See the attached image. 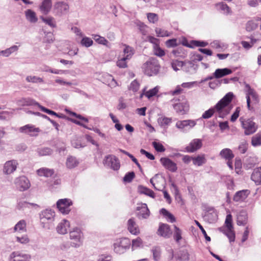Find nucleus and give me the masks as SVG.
<instances>
[{"mask_svg":"<svg viewBox=\"0 0 261 261\" xmlns=\"http://www.w3.org/2000/svg\"><path fill=\"white\" fill-rule=\"evenodd\" d=\"M206 159L204 154L198 155L196 157H193V163L194 165L201 166L206 163Z\"/></svg>","mask_w":261,"mask_h":261,"instance_id":"40","label":"nucleus"},{"mask_svg":"<svg viewBox=\"0 0 261 261\" xmlns=\"http://www.w3.org/2000/svg\"><path fill=\"white\" fill-rule=\"evenodd\" d=\"M17 188L21 191L28 189L30 187L29 179L25 176H20L15 180Z\"/></svg>","mask_w":261,"mask_h":261,"instance_id":"16","label":"nucleus"},{"mask_svg":"<svg viewBox=\"0 0 261 261\" xmlns=\"http://www.w3.org/2000/svg\"><path fill=\"white\" fill-rule=\"evenodd\" d=\"M183 62L179 61L178 60L173 61L171 63L172 67L175 71L178 70L179 68L183 66Z\"/></svg>","mask_w":261,"mask_h":261,"instance_id":"58","label":"nucleus"},{"mask_svg":"<svg viewBox=\"0 0 261 261\" xmlns=\"http://www.w3.org/2000/svg\"><path fill=\"white\" fill-rule=\"evenodd\" d=\"M92 37L93 39L99 44L106 45L108 43V41L105 38L98 35H93Z\"/></svg>","mask_w":261,"mask_h":261,"instance_id":"54","label":"nucleus"},{"mask_svg":"<svg viewBox=\"0 0 261 261\" xmlns=\"http://www.w3.org/2000/svg\"><path fill=\"white\" fill-rule=\"evenodd\" d=\"M245 92L246 94L248 109L251 110V102L257 104L259 102L258 94L254 89L251 88L249 84L245 85Z\"/></svg>","mask_w":261,"mask_h":261,"instance_id":"6","label":"nucleus"},{"mask_svg":"<svg viewBox=\"0 0 261 261\" xmlns=\"http://www.w3.org/2000/svg\"><path fill=\"white\" fill-rule=\"evenodd\" d=\"M202 145V140L200 139H194L191 141L189 144L186 147L188 152H194L199 149Z\"/></svg>","mask_w":261,"mask_h":261,"instance_id":"19","label":"nucleus"},{"mask_svg":"<svg viewBox=\"0 0 261 261\" xmlns=\"http://www.w3.org/2000/svg\"><path fill=\"white\" fill-rule=\"evenodd\" d=\"M105 164L114 170H118L120 168V162L117 158L114 155H108L105 157Z\"/></svg>","mask_w":261,"mask_h":261,"instance_id":"13","label":"nucleus"},{"mask_svg":"<svg viewBox=\"0 0 261 261\" xmlns=\"http://www.w3.org/2000/svg\"><path fill=\"white\" fill-rule=\"evenodd\" d=\"M72 146L76 148L84 147L85 145L82 142V138L73 139L71 141Z\"/></svg>","mask_w":261,"mask_h":261,"instance_id":"50","label":"nucleus"},{"mask_svg":"<svg viewBox=\"0 0 261 261\" xmlns=\"http://www.w3.org/2000/svg\"><path fill=\"white\" fill-rule=\"evenodd\" d=\"M72 202L69 199H61L57 202V206L59 211L63 214H68L70 211V206L72 205Z\"/></svg>","mask_w":261,"mask_h":261,"instance_id":"11","label":"nucleus"},{"mask_svg":"<svg viewBox=\"0 0 261 261\" xmlns=\"http://www.w3.org/2000/svg\"><path fill=\"white\" fill-rule=\"evenodd\" d=\"M251 145L253 147H257L261 145V134L257 133L251 138Z\"/></svg>","mask_w":261,"mask_h":261,"instance_id":"46","label":"nucleus"},{"mask_svg":"<svg viewBox=\"0 0 261 261\" xmlns=\"http://www.w3.org/2000/svg\"><path fill=\"white\" fill-rule=\"evenodd\" d=\"M103 83L107 84L111 87H115L117 85V82L113 77L108 73H106L103 75Z\"/></svg>","mask_w":261,"mask_h":261,"instance_id":"35","label":"nucleus"},{"mask_svg":"<svg viewBox=\"0 0 261 261\" xmlns=\"http://www.w3.org/2000/svg\"><path fill=\"white\" fill-rule=\"evenodd\" d=\"M123 46H124L123 49V57L128 60H130L135 53L134 48L125 44H123Z\"/></svg>","mask_w":261,"mask_h":261,"instance_id":"29","label":"nucleus"},{"mask_svg":"<svg viewBox=\"0 0 261 261\" xmlns=\"http://www.w3.org/2000/svg\"><path fill=\"white\" fill-rule=\"evenodd\" d=\"M173 108L176 113L180 115H184L188 112L189 105L188 101L185 100L173 105Z\"/></svg>","mask_w":261,"mask_h":261,"instance_id":"18","label":"nucleus"},{"mask_svg":"<svg viewBox=\"0 0 261 261\" xmlns=\"http://www.w3.org/2000/svg\"><path fill=\"white\" fill-rule=\"evenodd\" d=\"M51 7V0H43L40 6V9L43 14H47L50 11Z\"/></svg>","mask_w":261,"mask_h":261,"instance_id":"38","label":"nucleus"},{"mask_svg":"<svg viewBox=\"0 0 261 261\" xmlns=\"http://www.w3.org/2000/svg\"><path fill=\"white\" fill-rule=\"evenodd\" d=\"M242 126L244 129V134L245 135H250L254 133L257 128V125L253 122L251 119H245L242 117L240 118Z\"/></svg>","mask_w":261,"mask_h":261,"instance_id":"8","label":"nucleus"},{"mask_svg":"<svg viewBox=\"0 0 261 261\" xmlns=\"http://www.w3.org/2000/svg\"><path fill=\"white\" fill-rule=\"evenodd\" d=\"M31 255L23 251L12 252L8 257V261H31Z\"/></svg>","mask_w":261,"mask_h":261,"instance_id":"9","label":"nucleus"},{"mask_svg":"<svg viewBox=\"0 0 261 261\" xmlns=\"http://www.w3.org/2000/svg\"><path fill=\"white\" fill-rule=\"evenodd\" d=\"M248 148V144L246 141L242 142L238 147V149L241 153H245Z\"/></svg>","mask_w":261,"mask_h":261,"instance_id":"61","label":"nucleus"},{"mask_svg":"<svg viewBox=\"0 0 261 261\" xmlns=\"http://www.w3.org/2000/svg\"><path fill=\"white\" fill-rule=\"evenodd\" d=\"M128 60L125 59L124 57L118 58V60L116 62L117 66L120 68H125L127 67V62Z\"/></svg>","mask_w":261,"mask_h":261,"instance_id":"48","label":"nucleus"},{"mask_svg":"<svg viewBox=\"0 0 261 261\" xmlns=\"http://www.w3.org/2000/svg\"><path fill=\"white\" fill-rule=\"evenodd\" d=\"M39 207V206L34 203L28 202L22 198H19L17 200L16 208L18 210H24L27 208Z\"/></svg>","mask_w":261,"mask_h":261,"instance_id":"22","label":"nucleus"},{"mask_svg":"<svg viewBox=\"0 0 261 261\" xmlns=\"http://www.w3.org/2000/svg\"><path fill=\"white\" fill-rule=\"evenodd\" d=\"M21 133L27 134L31 136H36L39 132V128L33 125L27 124L19 128Z\"/></svg>","mask_w":261,"mask_h":261,"instance_id":"21","label":"nucleus"},{"mask_svg":"<svg viewBox=\"0 0 261 261\" xmlns=\"http://www.w3.org/2000/svg\"><path fill=\"white\" fill-rule=\"evenodd\" d=\"M37 172L38 175L40 176L48 177L51 176L54 174V171L53 169L47 168H41L37 170Z\"/></svg>","mask_w":261,"mask_h":261,"instance_id":"37","label":"nucleus"},{"mask_svg":"<svg viewBox=\"0 0 261 261\" xmlns=\"http://www.w3.org/2000/svg\"><path fill=\"white\" fill-rule=\"evenodd\" d=\"M195 83V82L183 83L181 85H177L174 90L169 91V94L171 95H178L182 93L183 91V89L182 88L188 89L191 88Z\"/></svg>","mask_w":261,"mask_h":261,"instance_id":"20","label":"nucleus"},{"mask_svg":"<svg viewBox=\"0 0 261 261\" xmlns=\"http://www.w3.org/2000/svg\"><path fill=\"white\" fill-rule=\"evenodd\" d=\"M19 106H39V104L35 100L30 98H22L17 101Z\"/></svg>","mask_w":261,"mask_h":261,"instance_id":"31","label":"nucleus"},{"mask_svg":"<svg viewBox=\"0 0 261 261\" xmlns=\"http://www.w3.org/2000/svg\"><path fill=\"white\" fill-rule=\"evenodd\" d=\"M79 163L78 161L75 157L70 156L67 159L66 166L68 168H74L77 166Z\"/></svg>","mask_w":261,"mask_h":261,"instance_id":"41","label":"nucleus"},{"mask_svg":"<svg viewBox=\"0 0 261 261\" xmlns=\"http://www.w3.org/2000/svg\"><path fill=\"white\" fill-rule=\"evenodd\" d=\"M69 238L73 240L72 247L79 248L83 245V234L81 229L75 228L69 232Z\"/></svg>","mask_w":261,"mask_h":261,"instance_id":"7","label":"nucleus"},{"mask_svg":"<svg viewBox=\"0 0 261 261\" xmlns=\"http://www.w3.org/2000/svg\"><path fill=\"white\" fill-rule=\"evenodd\" d=\"M27 82L32 83H44V80L42 78L37 76L29 75L26 77L25 79Z\"/></svg>","mask_w":261,"mask_h":261,"instance_id":"45","label":"nucleus"},{"mask_svg":"<svg viewBox=\"0 0 261 261\" xmlns=\"http://www.w3.org/2000/svg\"><path fill=\"white\" fill-rule=\"evenodd\" d=\"M130 245V241L128 238H124L117 240L113 244L114 251L117 254L124 253L129 248Z\"/></svg>","mask_w":261,"mask_h":261,"instance_id":"5","label":"nucleus"},{"mask_svg":"<svg viewBox=\"0 0 261 261\" xmlns=\"http://www.w3.org/2000/svg\"><path fill=\"white\" fill-rule=\"evenodd\" d=\"M37 152L40 156L49 155L53 153V150L49 147H42L38 148Z\"/></svg>","mask_w":261,"mask_h":261,"instance_id":"44","label":"nucleus"},{"mask_svg":"<svg viewBox=\"0 0 261 261\" xmlns=\"http://www.w3.org/2000/svg\"><path fill=\"white\" fill-rule=\"evenodd\" d=\"M233 97L232 92L227 93L218 102L214 107L205 111L201 118L208 119L211 118L215 112L218 113V116L223 118L230 111L228 106L231 102Z\"/></svg>","mask_w":261,"mask_h":261,"instance_id":"1","label":"nucleus"},{"mask_svg":"<svg viewBox=\"0 0 261 261\" xmlns=\"http://www.w3.org/2000/svg\"><path fill=\"white\" fill-rule=\"evenodd\" d=\"M226 227L219 228V230L225 234L229 239V242H234L235 240V233L232 224V217L230 214L226 216L225 222Z\"/></svg>","mask_w":261,"mask_h":261,"instance_id":"4","label":"nucleus"},{"mask_svg":"<svg viewBox=\"0 0 261 261\" xmlns=\"http://www.w3.org/2000/svg\"><path fill=\"white\" fill-rule=\"evenodd\" d=\"M137 215L139 219H146L150 215V212L146 203L139 204L136 208Z\"/></svg>","mask_w":261,"mask_h":261,"instance_id":"15","label":"nucleus"},{"mask_svg":"<svg viewBox=\"0 0 261 261\" xmlns=\"http://www.w3.org/2000/svg\"><path fill=\"white\" fill-rule=\"evenodd\" d=\"M160 162L164 167L172 172H175L177 169L175 163L168 158H162Z\"/></svg>","mask_w":261,"mask_h":261,"instance_id":"17","label":"nucleus"},{"mask_svg":"<svg viewBox=\"0 0 261 261\" xmlns=\"http://www.w3.org/2000/svg\"><path fill=\"white\" fill-rule=\"evenodd\" d=\"M142 246V241L140 238H137L132 241V249H134Z\"/></svg>","mask_w":261,"mask_h":261,"instance_id":"63","label":"nucleus"},{"mask_svg":"<svg viewBox=\"0 0 261 261\" xmlns=\"http://www.w3.org/2000/svg\"><path fill=\"white\" fill-rule=\"evenodd\" d=\"M171 122V118L161 116L158 119V123L161 127H167Z\"/></svg>","mask_w":261,"mask_h":261,"instance_id":"39","label":"nucleus"},{"mask_svg":"<svg viewBox=\"0 0 261 261\" xmlns=\"http://www.w3.org/2000/svg\"><path fill=\"white\" fill-rule=\"evenodd\" d=\"M232 72L231 70L227 68L223 69L218 68L215 70L213 74L215 78L219 79L224 76L231 74Z\"/></svg>","mask_w":261,"mask_h":261,"instance_id":"28","label":"nucleus"},{"mask_svg":"<svg viewBox=\"0 0 261 261\" xmlns=\"http://www.w3.org/2000/svg\"><path fill=\"white\" fill-rule=\"evenodd\" d=\"M174 232L173 234L174 239L176 241V242H179V241L182 239L181 237V230L176 225L174 226Z\"/></svg>","mask_w":261,"mask_h":261,"instance_id":"51","label":"nucleus"},{"mask_svg":"<svg viewBox=\"0 0 261 261\" xmlns=\"http://www.w3.org/2000/svg\"><path fill=\"white\" fill-rule=\"evenodd\" d=\"M158 233L162 237L169 238L172 233L169 225L167 224H160L158 229Z\"/></svg>","mask_w":261,"mask_h":261,"instance_id":"25","label":"nucleus"},{"mask_svg":"<svg viewBox=\"0 0 261 261\" xmlns=\"http://www.w3.org/2000/svg\"><path fill=\"white\" fill-rule=\"evenodd\" d=\"M18 164L16 160H12L7 161L3 166V173L5 175H9L16 171Z\"/></svg>","mask_w":261,"mask_h":261,"instance_id":"12","label":"nucleus"},{"mask_svg":"<svg viewBox=\"0 0 261 261\" xmlns=\"http://www.w3.org/2000/svg\"><path fill=\"white\" fill-rule=\"evenodd\" d=\"M160 89V87L157 86L154 88L147 91L145 93V96L148 99L151 98L153 96L156 95Z\"/></svg>","mask_w":261,"mask_h":261,"instance_id":"49","label":"nucleus"},{"mask_svg":"<svg viewBox=\"0 0 261 261\" xmlns=\"http://www.w3.org/2000/svg\"><path fill=\"white\" fill-rule=\"evenodd\" d=\"M69 8L68 4L65 2L58 1L54 5L55 11L59 16L67 13Z\"/></svg>","mask_w":261,"mask_h":261,"instance_id":"14","label":"nucleus"},{"mask_svg":"<svg viewBox=\"0 0 261 261\" xmlns=\"http://www.w3.org/2000/svg\"><path fill=\"white\" fill-rule=\"evenodd\" d=\"M135 174L134 172L127 173L123 177V181L126 182H130L135 177Z\"/></svg>","mask_w":261,"mask_h":261,"instance_id":"62","label":"nucleus"},{"mask_svg":"<svg viewBox=\"0 0 261 261\" xmlns=\"http://www.w3.org/2000/svg\"><path fill=\"white\" fill-rule=\"evenodd\" d=\"M93 40L90 38L84 37L81 41V44L82 46L86 47H89L93 44Z\"/></svg>","mask_w":261,"mask_h":261,"instance_id":"52","label":"nucleus"},{"mask_svg":"<svg viewBox=\"0 0 261 261\" xmlns=\"http://www.w3.org/2000/svg\"><path fill=\"white\" fill-rule=\"evenodd\" d=\"M249 194L248 190H243L237 192L233 196V200L235 201H243Z\"/></svg>","mask_w":261,"mask_h":261,"instance_id":"27","label":"nucleus"},{"mask_svg":"<svg viewBox=\"0 0 261 261\" xmlns=\"http://www.w3.org/2000/svg\"><path fill=\"white\" fill-rule=\"evenodd\" d=\"M25 16L28 21L31 23H35L38 20L36 13L31 9L27 10L25 12Z\"/></svg>","mask_w":261,"mask_h":261,"instance_id":"34","label":"nucleus"},{"mask_svg":"<svg viewBox=\"0 0 261 261\" xmlns=\"http://www.w3.org/2000/svg\"><path fill=\"white\" fill-rule=\"evenodd\" d=\"M16 240L17 242L21 244H27L29 242V239L26 234L22 235V236L17 235L16 236Z\"/></svg>","mask_w":261,"mask_h":261,"instance_id":"56","label":"nucleus"},{"mask_svg":"<svg viewBox=\"0 0 261 261\" xmlns=\"http://www.w3.org/2000/svg\"><path fill=\"white\" fill-rule=\"evenodd\" d=\"M198 120H184L176 122L175 127L182 132H186L193 128L197 124Z\"/></svg>","mask_w":261,"mask_h":261,"instance_id":"10","label":"nucleus"},{"mask_svg":"<svg viewBox=\"0 0 261 261\" xmlns=\"http://www.w3.org/2000/svg\"><path fill=\"white\" fill-rule=\"evenodd\" d=\"M142 68L145 74L153 76L158 74L160 66L156 59L151 58L143 64Z\"/></svg>","mask_w":261,"mask_h":261,"instance_id":"2","label":"nucleus"},{"mask_svg":"<svg viewBox=\"0 0 261 261\" xmlns=\"http://www.w3.org/2000/svg\"><path fill=\"white\" fill-rule=\"evenodd\" d=\"M154 54L159 57H162L165 55L164 51L160 48L159 44L153 46Z\"/></svg>","mask_w":261,"mask_h":261,"instance_id":"57","label":"nucleus"},{"mask_svg":"<svg viewBox=\"0 0 261 261\" xmlns=\"http://www.w3.org/2000/svg\"><path fill=\"white\" fill-rule=\"evenodd\" d=\"M69 227V222L67 220L64 219L58 224L56 230L59 233L64 234L67 233Z\"/></svg>","mask_w":261,"mask_h":261,"instance_id":"24","label":"nucleus"},{"mask_svg":"<svg viewBox=\"0 0 261 261\" xmlns=\"http://www.w3.org/2000/svg\"><path fill=\"white\" fill-rule=\"evenodd\" d=\"M251 178L256 185L261 184V167L254 169Z\"/></svg>","mask_w":261,"mask_h":261,"instance_id":"30","label":"nucleus"},{"mask_svg":"<svg viewBox=\"0 0 261 261\" xmlns=\"http://www.w3.org/2000/svg\"><path fill=\"white\" fill-rule=\"evenodd\" d=\"M219 155L225 160H232L234 156L232 150L229 148L223 149L220 152Z\"/></svg>","mask_w":261,"mask_h":261,"instance_id":"32","label":"nucleus"},{"mask_svg":"<svg viewBox=\"0 0 261 261\" xmlns=\"http://www.w3.org/2000/svg\"><path fill=\"white\" fill-rule=\"evenodd\" d=\"M19 46L14 45L5 50H1L0 55H2L5 57H8L12 54L17 52Z\"/></svg>","mask_w":261,"mask_h":261,"instance_id":"36","label":"nucleus"},{"mask_svg":"<svg viewBox=\"0 0 261 261\" xmlns=\"http://www.w3.org/2000/svg\"><path fill=\"white\" fill-rule=\"evenodd\" d=\"M211 47L217 49L218 51H222L226 48L224 44L220 42L218 40H215L211 43Z\"/></svg>","mask_w":261,"mask_h":261,"instance_id":"47","label":"nucleus"},{"mask_svg":"<svg viewBox=\"0 0 261 261\" xmlns=\"http://www.w3.org/2000/svg\"><path fill=\"white\" fill-rule=\"evenodd\" d=\"M55 213L51 209H45L40 212L39 217L41 224L45 229H49L50 224L55 220Z\"/></svg>","mask_w":261,"mask_h":261,"instance_id":"3","label":"nucleus"},{"mask_svg":"<svg viewBox=\"0 0 261 261\" xmlns=\"http://www.w3.org/2000/svg\"><path fill=\"white\" fill-rule=\"evenodd\" d=\"M160 213L166 218L168 221L171 223L175 222L176 220L174 216L166 209L162 208L160 210Z\"/></svg>","mask_w":261,"mask_h":261,"instance_id":"42","label":"nucleus"},{"mask_svg":"<svg viewBox=\"0 0 261 261\" xmlns=\"http://www.w3.org/2000/svg\"><path fill=\"white\" fill-rule=\"evenodd\" d=\"M42 20L46 24H48L52 28H55L56 26V23L55 19L52 17H47L43 18Z\"/></svg>","mask_w":261,"mask_h":261,"instance_id":"53","label":"nucleus"},{"mask_svg":"<svg viewBox=\"0 0 261 261\" xmlns=\"http://www.w3.org/2000/svg\"><path fill=\"white\" fill-rule=\"evenodd\" d=\"M152 145L158 152H162L165 150V147L161 143L154 141L152 142Z\"/></svg>","mask_w":261,"mask_h":261,"instance_id":"60","label":"nucleus"},{"mask_svg":"<svg viewBox=\"0 0 261 261\" xmlns=\"http://www.w3.org/2000/svg\"><path fill=\"white\" fill-rule=\"evenodd\" d=\"M127 229L134 235H138L140 233L139 227L134 218H130L127 221Z\"/></svg>","mask_w":261,"mask_h":261,"instance_id":"23","label":"nucleus"},{"mask_svg":"<svg viewBox=\"0 0 261 261\" xmlns=\"http://www.w3.org/2000/svg\"><path fill=\"white\" fill-rule=\"evenodd\" d=\"M217 217V216L216 213L215 212H213L207 213L205 215V218L210 223H213L216 220Z\"/></svg>","mask_w":261,"mask_h":261,"instance_id":"55","label":"nucleus"},{"mask_svg":"<svg viewBox=\"0 0 261 261\" xmlns=\"http://www.w3.org/2000/svg\"><path fill=\"white\" fill-rule=\"evenodd\" d=\"M14 231L18 233L25 232L27 231L26 222L24 220L19 221L14 226Z\"/></svg>","mask_w":261,"mask_h":261,"instance_id":"33","label":"nucleus"},{"mask_svg":"<svg viewBox=\"0 0 261 261\" xmlns=\"http://www.w3.org/2000/svg\"><path fill=\"white\" fill-rule=\"evenodd\" d=\"M138 190L141 194L146 195L152 198L154 197V192L151 190L148 189L145 187L139 186L138 187Z\"/></svg>","mask_w":261,"mask_h":261,"instance_id":"43","label":"nucleus"},{"mask_svg":"<svg viewBox=\"0 0 261 261\" xmlns=\"http://www.w3.org/2000/svg\"><path fill=\"white\" fill-rule=\"evenodd\" d=\"M97 261H113V259L111 255L101 254L98 256Z\"/></svg>","mask_w":261,"mask_h":261,"instance_id":"64","label":"nucleus"},{"mask_svg":"<svg viewBox=\"0 0 261 261\" xmlns=\"http://www.w3.org/2000/svg\"><path fill=\"white\" fill-rule=\"evenodd\" d=\"M237 224L244 225L247 222L248 216L247 212L244 210L241 211L237 215Z\"/></svg>","mask_w":261,"mask_h":261,"instance_id":"26","label":"nucleus"},{"mask_svg":"<svg viewBox=\"0 0 261 261\" xmlns=\"http://www.w3.org/2000/svg\"><path fill=\"white\" fill-rule=\"evenodd\" d=\"M217 6L219 7L220 9L225 14H229L230 11L229 7L223 3H220L217 4Z\"/></svg>","mask_w":261,"mask_h":261,"instance_id":"59","label":"nucleus"}]
</instances>
